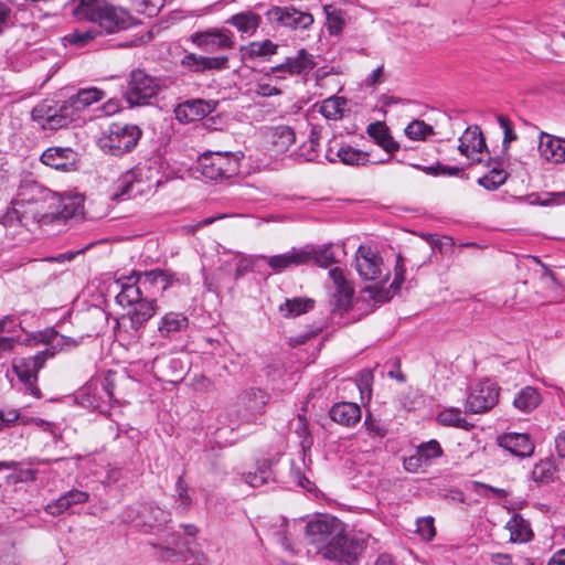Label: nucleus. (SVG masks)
I'll list each match as a JSON object with an SVG mask.
<instances>
[{
    "label": "nucleus",
    "instance_id": "nucleus-42",
    "mask_svg": "<svg viewBox=\"0 0 565 565\" xmlns=\"http://www.w3.org/2000/svg\"><path fill=\"white\" fill-rule=\"evenodd\" d=\"M390 279V271H387L382 279L377 280L376 282L379 285H375V286H366L362 289L363 292L365 294H369L371 299L376 303V305H383V303H386L388 302L392 297H393V294L392 291L388 289V288H385V284Z\"/></svg>",
    "mask_w": 565,
    "mask_h": 565
},
{
    "label": "nucleus",
    "instance_id": "nucleus-11",
    "mask_svg": "<svg viewBox=\"0 0 565 565\" xmlns=\"http://www.w3.org/2000/svg\"><path fill=\"white\" fill-rule=\"evenodd\" d=\"M444 456V450L436 439L422 443L416 447L415 454L404 457L403 467L407 472L416 473L424 466H429L434 459Z\"/></svg>",
    "mask_w": 565,
    "mask_h": 565
},
{
    "label": "nucleus",
    "instance_id": "nucleus-43",
    "mask_svg": "<svg viewBox=\"0 0 565 565\" xmlns=\"http://www.w3.org/2000/svg\"><path fill=\"white\" fill-rule=\"evenodd\" d=\"M460 138L469 145L471 152L481 153L486 151L489 153L484 137L478 126L468 127Z\"/></svg>",
    "mask_w": 565,
    "mask_h": 565
},
{
    "label": "nucleus",
    "instance_id": "nucleus-50",
    "mask_svg": "<svg viewBox=\"0 0 565 565\" xmlns=\"http://www.w3.org/2000/svg\"><path fill=\"white\" fill-rule=\"evenodd\" d=\"M323 9L327 15V26L330 35L340 34L344 26L342 11L332 9L331 6H324Z\"/></svg>",
    "mask_w": 565,
    "mask_h": 565
},
{
    "label": "nucleus",
    "instance_id": "nucleus-52",
    "mask_svg": "<svg viewBox=\"0 0 565 565\" xmlns=\"http://www.w3.org/2000/svg\"><path fill=\"white\" fill-rule=\"evenodd\" d=\"M364 427L371 437L383 438L388 433L387 425L381 419L373 417L371 413L364 419Z\"/></svg>",
    "mask_w": 565,
    "mask_h": 565
},
{
    "label": "nucleus",
    "instance_id": "nucleus-22",
    "mask_svg": "<svg viewBox=\"0 0 565 565\" xmlns=\"http://www.w3.org/2000/svg\"><path fill=\"white\" fill-rule=\"evenodd\" d=\"M366 132L387 153L393 154L399 149V143L392 137L385 122H371L366 128Z\"/></svg>",
    "mask_w": 565,
    "mask_h": 565
},
{
    "label": "nucleus",
    "instance_id": "nucleus-24",
    "mask_svg": "<svg viewBox=\"0 0 565 565\" xmlns=\"http://www.w3.org/2000/svg\"><path fill=\"white\" fill-rule=\"evenodd\" d=\"M89 494L85 491L73 489L60 497L54 503L47 504L45 511L52 515H58L71 509L73 505L87 502Z\"/></svg>",
    "mask_w": 565,
    "mask_h": 565
},
{
    "label": "nucleus",
    "instance_id": "nucleus-13",
    "mask_svg": "<svg viewBox=\"0 0 565 565\" xmlns=\"http://www.w3.org/2000/svg\"><path fill=\"white\" fill-rule=\"evenodd\" d=\"M41 161L56 170L71 171L76 169L77 153L70 147H51L42 153Z\"/></svg>",
    "mask_w": 565,
    "mask_h": 565
},
{
    "label": "nucleus",
    "instance_id": "nucleus-35",
    "mask_svg": "<svg viewBox=\"0 0 565 565\" xmlns=\"http://www.w3.org/2000/svg\"><path fill=\"white\" fill-rule=\"evenodd\" d=\"M335 157H339V161L345 166L364 167L370 163V153L367 151L344 143L337 149Z\"/></svg>",
    "mask_w": 565,
    "mask_h": 565
},
{
    "label": "nucleus",
    "instance_id": "nucleus-31",
    "mask_svg": "<svg viewBox=\"0 0 565 565\" xmlns=\"http://www.w3.org/2000/svg\"><path fill=\"white\" fill-rule=\"evenodd\" d=\"M156 313V301L154 299H145L132 305V310L129 311V319L131 328L137 331L139 330L153 315Z\"/></svg>",
    "mask_w": 565,
    "mask_h": 565
},
{
    "label": "nucleus",
    "instance_id": "nucleus-61",
    "mask_svg": "<svg viewBox=\"0 0 565 565\" xmlns=\"http://www.w3.org/2000/svg\"><path fill=\"white\" fill-rule=\"evenodd\" d=\"M230 433L231 435L234 434V428L225 429V428H216L214 430V445H218L221 448L233 445L237 438H227L226 434Z\"/></svg>",
    "mask_w": 565,
    "mask_h": 565
},
{
    "label": "nucleus",
    "instance_id": "nucleus-64",
    "mask_svg": "<svg viewBox=\"0 0 565 565\" xmlns=\"http://www.w3.org/2000/svg\"><path fill=\"white\" fill-rule=\"evenodd\" d=\"M120 110V102L116 98H109L103 106L100 107V111L105 116H113Z\"/></svg>",
    "mask_w": 565,
    "mask_h": 565
},
{
    "label": "nucleus",
    "instance_id": "nucleus-23",
    "mask_svg": "<svg viewBox=\"0 0 565 565\" xmlns=\"http://www.w3.org/2000/svg\"><path fill=\"white\" fill-rule=\"evenodd\" d=\"M492 162L497 163V166L492 167L487 174L477 180V183L488 191L498 190L507 182L509 177V173L501 168V164L503 163L502 157H489L487 166H490Z\"/></svg>",
    "mask_w": 565,
    "mask_h": 565
},
{
    "label": "nucleus",
    "instance_id": "nucleus-5",
    "mask_svg": "<svg viewBox=\"0 0 565 565\" xmlns=\"http://www.w3.org/2000/svg\"><path fill=\"white\" fill-rule=\"evenodd\" d=\"M500 387L490 379L479 381L469 388L466 412L482 414L492 409L499 402Z\"/></svg>",
    "mask_w": 565,
    "mask_h": 565
},
{
    "label": "nucleus",
    "instance_id": "nucleus-57",
    "mask_svg": "<svg viewBox=\"0 0 565 565\" xmlns=\"http://www.w3.org/2000/svg\"><path fill=\"white\" fill-rule=\"evenodd\" d=\"M426 241L433 249H438L440 253H447L455 246L454 238L447 235L439 236L436 234H428Z\"/></svg>",
    "mask_w": 565,
    "mask_h": 565
},
{
    "label": "nucleus",
    "instance_id": "nucleus-59",
    "mask_svg": "<svg viewBox=\"0 0 565 565\" xmlns=\"http://www.w3.org/2000/svg\"><path fill=\"white\" fill-rule=\"evenodd\" d=\"M186 41H190L201 50H205V47L212 43V32L206 30L204 32L193 33Z\"/></svg>",
    "mask_w": 565,
    "mask_h": 565
},
{
    "label": "nucleus",
    "instance_id": "nucleus-8",
    "mask_svg": "<svg viewBox=\"0 0 565 565\" xmlns=\"http://www.w3.org/2000/svg\"><path fill=\"white\" fill-rule=\"evenodd\" d=\"M32 188L38 190L44 200H52L55 202V211L50 214L52 220L66 221L83 214L84 199L81 194H56L46 189H41L36 184Z\"/></svg>",
    "mask_w": 565,
    "mask_h": 565
},
{
    "label": "nucleus",
    "instance_id": "nucleus-14",
    "mask_svg": "<svg viewBox=\"0 0 565 565\" xmlns=\"http://www.w3.org/2000/svg\"><path fill=\"white\" fill-rule=\"evenodd\" d=\"M316 67V62L313 61L312 55H310L306 49H300L297 52L296 56L286 57V60L270 67L269 73H288L290 75H300L302 73H308L309 71Z\"/></svg>",
    "mask_w": 565,
    "mask_h": 565
},
{
    "label": "nucleus",
    "instance_id": "nucleus-16",
    "mask_svg": "<svg viewBox=\"0 0 565 565\" xmlns=\"http://www.w3.org/2000/svg\"><path fill=\"white\" fill-rule=\"evenodd\" d=\"M214 157H216L214 159V169L216 170L214 182L227 180L238 174L241 160L238 151L214 150Z\"/></svg>",
    "mask_w": 565,
    "mask_h": 565
},
{
    "label": "nucleus",
    "instance_id": "nucleus-7",
    "mask_svg": "<svg viewBox=\"0 0 565 565\" xmlns=\"http://www.w3.org/2000/svg\"><path fill=\"white\" fill-rule=\"evenodd\" d=\"M158 90L159 85L156 78L143 71L136 70L130 74L125 97L131 107L141 106L148 104Z\"/></svg>",
    "mask_w": 565,
    "mask_h": 565
},
{
    "label": "nucleus",
    "instance_id": "nucleus-30",
    "mask_svg": "<svg viewBox=\"0 0 565 565\" xmlns=\"http://www.w3.org/2000/svg\"><path fill=\"white\" fill-rule=\"evenodd\" d=\"M542 402L540 391L533 386L521 388L513 398V406L524 413H532Z\"/></svg>",
    "mask_w": 565,
    "mask_h": 565
},
{
    "label": "nucleus",
    "instance_id": "nucleus-6",
    "mask_svg": "<svg viewBox=\"0 0 565 565\" xmlns=\"http://www.w3.org/2000/svg\"><path fill=\"white\" fill-rule=\"evenodd\" d=\"M54 356V351H40L35 355L21 358L13 362V370L25 388L35 397H40V388L36 386L38 373L45 361Z\"/></svg>",
    "mask_w": 565,
    "mask_h": 565
},
{
    "label": "nucleus",
    "instance_id": "nucleus-37",
    "mask_svg": "<svg viewBox=\"0 0 565 565\" xmlns=\"http://www.w3.org/2000/svg\"><path fill=\"white\" fill-rule=\"evenodd\" d=\"M260 20L257 13L245 11L232 15L226 23L234 25L242 33L253 34L258 29Z\"/></svg>",
    "mask_w": 565,
    "mask_h": 565
},
{
    "label": "nucleus",
    "instance_id": "nucleus-9",
    "mask_svg": "<svg viewBox=\"0 0 565 565\" xmlns=\"http://www.w3.org/2000/svg\"><path fill=\"white\" fill-rule=\"evenodd\" d=\"M383 258L367 245H360L355 253V269L364 281H377L383 278Z\"/></svg>",
    "mask_w": 565,
    "mask_h": 565
},
{
    "label": "nucleus",
    "instance_id": "nucleus-34",
    "mask_svg": "<svg viewBox=\"0 0 565 565\" xmlns=\"http://www.w3.org/2000/svg\"><path fill=\"white\" fill-rule=\"evenodd\" d=\"M507 529L510 531V541L513 543H526L534 536L529 521L518 513L509 520Z\"/></svg>",
    "mask_w": 565,
    "mask_h": 565
},
{
    "label": "nucleus",
    "instance_id": "nucleus-33",
    "mask_svg": "<svg viewBox=\"0 0 565 565\" xmlns=\"http://www.w3.org/2000/svg\"><path fill=\"white\" fill-rule=\"evenodd\" d=\"M189 324L188 318L180 312L166 313L158 326V331L163 338H172L174 333L181 332Z\"/></svg>",
    "mask_w": 565,
    "mask_h": 565
},
{
    "label": "nucleus",
    "instance_id": "nucleus-62",
    "mask_svg": "<svg viewBox=\"0 0 565 565\" xmlns=\"http://www.w3.org/2000/svg\"><path fill=\"white\" fill-rule=\"evenodd\" d=\"M20 417V413L17 409H10L8 412L0 411V430L12 426Z\"/></svg>",
    "mask_w": 565,
    "mask_h": 565
},
{
    "label": "nucleus",
    "instance_id": "nucleus-51",
    "mask_svg": "<svg viewBox=\"0 0 565 565\" xmlns=\"http://www.w3.org/2000/svg\"><path fill=\"white\" fill-rule=\"evenodd\" d=\"M211 151H205L202 156L199 157L196 164L191 169L192 175L195 179H212V162H211Z\"/></svg>",
    "mask_w": 565,
    "mask_h": 565
},
{
    "label": "nucleus",
    "instance_id": "nucleus-36",
    "mask_svg": "<svg viewBox=\"0 0 565 565\" xmlns=\"http://www.w3.org/2000/svg\"><path fill=\"white\" fill-rule=\"evenodd\" d=\"M269 139L276 152H285L296 141V134L291 127L280 125L270 129Z\"/></svg>",
    "mask_w": 565,
    "mask_h": 565
},
{
    "label": "nucleus",
    "instance_id": "nucleus-4",
    "mask_svg": "<svg viewBox=\"0 0 565 565\" xmlns=\"http://www.w3.org/2000/svg\"><path fill=\"white\" fill-rule=\"evenodd\" d=\"M73 109L65 102L43 100L31 113L32 119L42 128L57 130L74 120Z\"/></svg>",
    "mask_w": 565,
    "mask_h": 565
},
{
    "label": "nucleus",
    "instance_id": "nucleus-45",
    "mask_svg": "<svg viewBox=\"0 0 565 565\" xmlns=\"http://www.w3.org/2000/svg\"><path fill=\"white\" fill-rule=\"evenodd\" d=\"M556 472L555 463L552 459L540 460L532 470V478L537 483H548L554 480Z\"/></svg>",
    "mask_w": 565,
    "mask_h": 565
},
{
    "label": "nucleus",
    "instance_id": "nucleus-25",
    "mask_svg": "<svg viewBox=\"0 0 565 565\" xmlns=\"http://www.w3.org/2000/svg\"><path fill=\"white\" fill-rule=\"evenodd\" d=\"M302 247L310 254L307 265H316L321 268H329L337 263L333 244L331 243L323 244L321 246L308 244Z\"/></svg>",
    "mask_w": 565,
    "mask_h": 565
},
{
    "label": "nucleus",
    "instance_id": "nucleus-20",
    "mask_svg": "<svg viewBox=\"0 0 565 565\" xmlns=\"http://www.w3.org/2000/svg\"><path fill=\"white\" fill-rule=\"evenodd\" d=\"M116 282L119 284L121 288L116 296V300L120 306H132L146 298L143 296L145 290L134 274L129 277L119 278Z\"/></svg>",
    "mask_w": 565,
    "mask_h": 565
},
{
    "label": "nucleus",
    "instance_id": "nucleus-21",
    "mask_svg": "<svg viewBox=\"0 0 565 565\" xmlns=\"http://www.w3.org/2000/svg\"><path fill=\"white\" fill-rule=\"evenodd\" d=\"M105 97V92L97 87H87L79 89L76 94L72 95L67 100L70 109H73V117L77 113L84 110L94 103L102 100Z\"/></svg>",
    "mask_w": 565,
    "mask_h": 565
},
{
    "label": "nucleus",
    "instance_id": "nucleus-32",
    "mask_svg": "<svg viewBox=\"0 0 565 565\" xmlns=\"http://www.w3.org/2000/svg\"><path fill=\"white\" fill-rule=\"evenodd\" d=\"M273 460L262 459L257 461V468L255 472H246L243 478L246 483L253 488H258L271 481H275L273 473Z\"/></svg>",
    "mask_w": 565,
    "mask_h": 565
},
{
    "label": "nucleus",
    "instance_id": "nucleus-39",
    "mask_svg": "<svg viewBox=\"0 0 565 565\" xmlns=\"http://www.w3.org/2000/svg\"><path fill=\"white\" fill-rule=\"evenodd\" d=\"M179 63L181 67L189 72L200 73L212 70V57L202 56L188 50H184Z\"/></svg>",
    "mask_w": 565,
    "mask_h": 565
},
{
    "label": "nucleus",
    "instance_id": "nucleus-1",
    "mask_svg": "<svg viewBox=\"0 0 565 565\" xmlns=\"http://www.w3.org/2000/svg\"><path fill=\"white\" fill-rule=\"evenodd\" d=\"M305 535L324 559L341 565H358L367 544L364 537L348 534L344 523L328 513H319L310 519Z\"/></svg>",
    "mask_w": 565,
    "mask_h": 565
},
{
    "label": "nucleus",
    "instance_id": "nucleus-53",
    "mask_svg": "<svg viewBox=\"0 0 565 565\" xmlns=\"http://www.w3.org/2000/svg\"><path fill=\"white\" fill-rule=\"evenodd\" d=\"M319 146V132L315 129L309 135L308 143L300 147L299 156L303 157L306 161L311 162L318 157L317 147Z\"/></svg>",
    "mask_w": 565,
    "mask_h": 565
},
{
    "label": "nucleus",
    "instance_id": "nucleus-10",
    "mask_svg": "<svg viewBox=\"0 0 565 565\" xmlns=\"http://www.w3.org/2000/svg\"><path fill=\"white\" fill-rule=\"evenodd\" d=\"M270 23H277L294 30H306L313 23L312 14L296 10L294 7H273L266 12Z\"/></svg>",
    "mask_w": 565,
    "mask_h": 565
},
{
    "label": "nucleus",
    "instance_id": "nucleus-58",
    "mask_svg": "<svg viewBox=\"0 0 565 565\" xmlns=\"http://www.w3.org/2000/svg\"><path fill=\"white\" fill-rule=\"evenodd\" d=\"M290 478L298 486L307 490L308 492L316 491V484L310 481L299 467L291 466Z\"/></svg>",
    "mask_w": 565,
    "mask_h": 565
},
{
    "label": "nucleus",
    "instance_id": "nucleus-12",
    "mask_svg": "<svg viewBox=\"0 0 565 565\" xmlns=\"http://www.w3.org/2000/svg\"><path fill=\"white\" fill-rule=\"evenodd\" d=\"M498 445L520 459L531 457L535 449L530 435L524 433H504L498 437Z\"/></svg>",
    "mask_w": 565,
    "mask_h": 565
},
{
    "label": "nucleus",
    "instance_id": "nucleus-19",
    "mask_svg": "<svg viewBox=\"0 0 565 565\" xmlns=\"http://www.w3.org/2000/svg\"><path fill=\"white\" fill-rule=\"evenodd\" d=\"M329 416L339 425L353 427L361 420L362 411L355 403L339 402L330 408Z\"/></svg>",
    "mask_w": 565,
    "mask_h": 565
},
{
    "label": "nucleus",
    "instance_id": "nucleus-40",
    "mask_svg": "<svg viewBox=\"0 0 565 565\" xmlns=\"http://www.w3.org/2000/svg\"><path fill=\"white\" fill-rule=\"evenodd\" d=\"M412 167L425 172L428 175L438 177V175H448V177H459L461 179H469L468 174L463 173L462 167L457 166H447L440 162L431 166H422V164H412Z\"/></svg>",
    "mask_w": 565,
    "mask_h": 565
},
{
    "label": "nucleus",
    "instance_id": "nucleus-3",
    "mask_svg": "<svg viewBox=\"0 0 565 565\" xmlns=\"http://www.w3.org/2000/svg\"><path fill=\"white\" fill-rule=\"evenodd\" d=\"M141 135L136 125L114 122L98 138L97 145L104 153L120 157L137 146Z\"/></svg>",
    "mask_w": 565,
    "mask_h": 565
},
{
    "label": "nucleus",
    "instance_id": "nucleus-44",
    "mask_svg": "<svg viewBox=\"0 0 565 565\" xmlns=\"http://www.w3.org/2000/svg\"><path fill=\"white\" fill-rule=\"evenodd\" d=\"M242 399L245 402L247 407L255 413H262L268 402V394L257 387H252L243 394Z\"/></svg>",
    "mask_w": 565,
    "mask_h": 565
},
{
    "label": "nucleus",
    "instance_id": "nucleus-26",
    "mask_svg": "<svg viewBox=\"0 0 565 565\" xmlns=\"http://www.w3.org/2000/svg\"><path fill=\"white\" fill-rule=\"evenodd\" d=\"M39 341L47 344L49 348H46L45 351H54V355L60 351L76 348L81 343L79 339L61 335L53 329L41 332Z\"/></svg>",
    "mask_w": 565,
    "mask_h": 565
},
{
    "label": "nucleus",
    "instance_id": "nucleus-29",
    "mask_svg": "<svg viewBox=\"0 0 565 565\" xmlns=\"http://www.w3.org/2000/svg\"><path fill=\"white\" fill-rule=\"evenodd\" d=\"M539 150L541 156L548 161L556 163L565 161V147L561 145L559 139H556L548 134H541Z\"/></svg>",
    "mask_w": 565,
    "mask_h": 565
},
{
    "label": "nucleus",
    "instance_id": "nucleus-15",
    "mask_svg": "<svg viewBox=\"0 0 565 565\" xmlns=\"http://www.w3.org/2000/svg\"><path fill=\"white\" fill-rule=\"evenodd\" d=\"M145 294L157 295L172 285L174 276L164 270L153 269L145 273H134Z\"/></svg>",
    "mask_w": 565,
    "mask_h": 565
},
{
    "label": "nucleus",
    "instance_id": "nucleus-27",
    "mask_svg": "<svg viewBox=\"0 0 565 565\" xmlns=\"http://www.w3.org/2000/svg\"><path fill=\"white\" fill-rule=\"evenodd\" d=\"M316 301L309 297L286 298L278 310L284 318L291 319L311 311Z\"/></svg>",
    "mask_w": 565,
    "mask_h": 565
},
{
    "label": "nucleus",
    "instance_id": "nucleus-46",
    "mask_svg": "<svg viewBox=\"0 0 565 565\" xmlns=\"http://www.w3.org/2000/svg\"><path fill=\"white\" fill-rule=\"evenodd\" d=\"M344 104L345 99L343 97H329L322 102L320 106V114L327 119H340L343 116L342 106Z\"/></svg>",
    "mask_w": 565,
    "mask_h": 565
},
{
    "label": "nucleus",
    "instance_id": "nucleus-18",
    "mask_svg": "<svg viewBox=\"0 0 565 565\" xmlns=\"http://www.w3.org/2000/svg\"><path fill=\"white\" fill-rule=\"evenodd\" d=\"M212 111L209 102L203 99H190L179 104L175 109V118L181 124H188L203 119Z\"/></svg>",
    "mask_w": 565,
    "mask_h": 565
},
{
    "label": "nucleus",
    "instance_id": "nucleus-63",
    "mask_svg": "<svg viewBox=\"0 0 565 565\" xmlns=\"http://www.w3.org/2000/svg\"><path fill=\"white\" fill-rule=\"evenodd\" d=\"M124 479V470L118 467H111L107 470L104 483L106 486L115 484Z\"/></svg>",
    "mask_w": 565,
    "mask_h": 565
},
{
    "label": "nucleus",
    "instance_id": "nucleus-41",
    "mask_svg": "<svg viewBox=\"0 0 565 565\" xmlns=\"http://www.w3.org/2000/svg\"><path fill=\"white\" fill-rule=\"evenodd\" d=\"M353 295L354 289L350 284L335 287L332 295V305L334 306V310L340 313L348 312L352 307Z\"/></svg>",
    "mask_w": 565,
    "mask_h": 565
},
{
    "label": "nucleus",
    "instance_id": "nucleus-54",
    "mask_svg": "<svg viewBox=\"0 0 565 565\" xmlns=\"http://www.w3.org/2000/svg\"><path fill=\"white\" fill-rule=\"evenodd\" d=\"M497 120L500 127L503 129L504 136L502 141V148L503 152H507L510 148V143L518 139V135L514 131L512 121L508 117L503 115H498Z\"/></svg>",
    "mask_w": 565,
    "mask_h": 565
},
{
    "label": "nucleus",
    "instance_id": "nucleus-2",
    "mask_svg": "<svg viewBox=\"0 0 565 565\" xmlns=\"http://www.w3.org/2000/svg\"><path fill=\"white\" fill-rule=\"evenodd\" d=\"M70 7L76 20L92 23L87 30H76L67 36L68 42L76 46H84L98 35L116 33L132 24L128 11L102 0H72Z\"/></svg>",
    "mask_w": 565,
    "mask_h": 565
},
{
    "label": "nucleus",
    "instance_id": "nucleus-17",
    "mask_svg": "<svg viewBox=\"0 0 565 565\" xmlns=\"http://www.w3.org/2000/svg\"><path fill=\"white\" fill-rule=\"evenodd\" d=\"M309 255V252L303 249V247H292L289 252L284 254L273 255L264 258L267 260V265L275 273H281L287 268L307 265Z\"/></svg>",
    "mask_w": 565,
    "mask_h": 565
},
{
    "label": "nucleus",
    "instance_id": "nucleus-38",
    "mask_svg": "<svg viewBox=\"0 0 565 565\" xmlns=\"http://www.w3.org/2000/svg\"><path fill=\"white\" fill-rule=\"evenodd\" d=\"M437 420L443 426L461 428L465 430H470L475 427L473 424L467 422L466 418L462 417L461 411L456 407L445 408L439 412Z\"/></svg>",
    "mask_w": 565,
    "mask_h": 565
},
{
    "label": "nucleus",
    "instance_id": "nucleus-56",
    "mask_svg": "<svg viewBox=\"0 0 565 565\" xmlns=\"http://www.w3.org/2000/svg\"><path fill=\"white\" fill-rule=\"evenodd\" d=\"M416 525V531L423 540L431 541L436 536L435 520L433 516L418 518Z\"/></svg>",
    "mask_w": 565,
    "mask_h": 565
},
{
    "label": "nucleus",
    "instance_id": "nucleus-55",
    "mask_svg": "<svg viewBox=\"0 0 565 565\" xmlns=\"http://www.w3.org/2000/svg\"><path fill=\"white\" fill-rule=\"evenodd\" d=\"M135 9L149 17L156 15L164 4V0H131Z\"/></svg>",
    "mask_w": 565,
    "mask_h": 565
},
{
    "label": "nucleus",
    "instance_id": "nucleus-49",
    "mask_svg": "<svg viewBox=\"0 0 565 565\" xmlns=\"http://www.w3.org/2000/svg\"><path fill=\"white\" fill-rule=\"evenodd\" d=\"M175 493L174 509L178 513H185L192 504V498L189 489L183 483L182 477H179L177 481Z\"/></svg>",
    "mask_w": 565,
    "mask_h": 565
},
{
    "label": "nucleus",
    "instance_id": "nucleus-48",
    "mask_svg": "<svg viewBox=\"0 0 565 565\" xmlns=\"http://www.w3.org/2000/svg\"><path fill=\"white\" fill-rule=\"evenodd\" d=\"M404 132L412 140H425L427 137L434 135L435 131L431 125L420 119H414L406 126Z\"/></svg>",
    "mask_w": 565,
    "mask_h": 565
},
{
    "label": "nucleus",
    "instance_id": "nucleus-47",
    "mask_svg": "<svg viewBox=\"0 0 565 565\" xmlns=\"http://www.w3.org/2000/svg\"><path fill=\"white\" fill-rule=\"evenodd\" d=\"M142 171L143 169L141 167H136L135 169L122 174L117 182V188L119 191L117 195H129L132 192L135 184L140 182Z\"/></svg>",
    "mask_w": 565,
    "mask_h": 565
},
{
    "label": "nucleus",
    "instance_id": "nucleus-60",
    "mask_svg": "<svg viewBox=\"0 0 565 565\" xmlns=\"http://www.w3.org/2000/svg\"><path fill=\"white\" fill-rule=\"evenodd\" d=\"M233 44L232 32L226 29H214V45L231 47Z\"/></svg>",
    "mask_w": 565,
    "mask_h": 565
},
{
    "label": "nucleus",
    "instance_id": "nucleus-28",
    "mask_svg": "<svg viewBox=\"0 0 565 565\" xmlns=\"http://www.w3.org/2000/svg\"><path fill=\"white\" fill-rule=\"evenodd\" d=\"M277 50L278 45L270 40L254 41L246 46H241V54L243 61H254L256 58L268 61L271 55L277 53Z\"/></svg>",
    "mask_w": 565,
    "mask_h": 565
}]
</instances>
